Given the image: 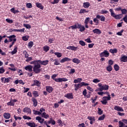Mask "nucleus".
I'll return each instance as SVG.
<instances>
[{
    "label": "nucleus",
    "instance_id": "0e129e2a",
    "mask_svg": "<svg viewBox=\"0 0 127 127\" xmlns=\"http://www.w3.org/2000/svg\"><path fill=\"white\" fill-rule=\"evenodd\" d=\"M23 54L25 55V58H28V54H27V52L26 51H23Z\"/></svg>",
    "mask_w": 127,
    "mask_h": 127
},
{
    "label": "nucleus",
    "instance_id": "c756f323",
    "mask_svg": "<svg viewBox=\"0 0 127 127\" xmlns=\"http://www.w3.org/2000/svg\"><path fill=\"white\" fill-rule=\"evenodd\" d=\"M109 52L110 53H112V54H114V53H118V49H110L109 50Z\"/></svg>",
    "mask_w": 127,
    "mask_h": 127
},
{
    "label": "nucleus",
    "instance_id": "7c9ffc66",
    "mask_svg": "<svg viewBox=\"0 0 127 127\" xmlns=\"http://www.w3.org/2000/svg\"><path fill=\"white\" fill-rule=\"evenodd\" d=\"M12 55L14 54H16L17 53V47H15L13 50L11 52Z\"/></svg>",
    "mask_w": 127,
    "mask_h": 127
},
{
    "label": "nucleus",
    "instance_id": "e433bc0d",
    "mask_svg": "<svg viewBox=\"0 0 127 127\" xmlns=\"http://www.w3.org/2000/svg\"><path fill=\"white\" fill-rule=\"evenodd\" d=\"M114 68L115 71H119L120 70V66H119V65L115 64L114 66Z\"/></svg>",
    "mask_w": 127,
    "mask_h": 127
},
{
    "label": "nucleus",
    "instance_id": "a211bd4d",
    "mask_svg": "<svg viewBox=\"0 0 127 127\" xmlns=\"http://www.w3.org/2000/svg\"><path fill=\"white\" fill-rule=\"evenodd\" d=\"M92 31L93 32V33L98 34V35H100L102 33V31H101V30H100L99 29H95L93 30Z\"/></svg>",
    "mask_w": 127,
    "mask_h": 127
},
{
    "label": "nucleus",
    "instance_id": "338daca9",
    "mask_svg": "<svg viewBox=\"0 0 127 127\" xmlns=\"http://www.w3.org/2000/svg\"><path fill=\"white\" fill-rule=\"evenodd\" d=\"M55 82H59V83L62 82V78H55Z\"/></svg>",
    "mask_w": 127,
    "mask_h": 127
},
{
    "label": "nucleus",
    "instance_id": "6ab92c4d",
    "mask_svg": "<svg viewBox=\"0 0 127 127\" xmlns=\"http://www.w3.org/2000/svg\"><path fill=\"white\" fill-rule=\"evenodd\" d=\"M24 113H28V114H31V109L30 108L26 107L23 110Z\"/></svg>",
    "mask_w": 127,
    "mask_h": 127
},
{
    "label": "nucleus",
    "instance_id": "cd10ccee",
    "mask_svg": "<svg viewBox=\"0 0 127 127\" xmlns=\"http://www.w3.org/2000/svg\"><path fill=\"white\" fill-rule=\"evenodd\" d=\"M109 11L110 12H111V16H112L113 17H116V13H115V12H114V9H109Z\"/></svg>",
    "mask_w": 127,
    "mask_h": 127
},
{
    "label": "nucleus",
    "instance_id": "dca6fc26",
    "mask_svg": "<svg viewBox=\"0 0 127 127\" xmlns=\"http://www.w3.org/2000/svg\"><path fill=\"white\" fill-rule=\"evenodd\" d=\"M25 70L29 72H32V65H28L25 67Z\"/></svg>",
    "mask_w": 127,
    "mask_h": 127
},
{
    "label": "nucleus",
    "instance_id": "4468645a",
    "mask_svg": "<svg viewBox=\"0 0 127 127\" xmlns=\"http://www.w3.org/2000/svg\"><path fill=\"white\" fill-rule=\"evenodd\" d=\"M36 120L38 121V123H40V124H43L45 121L44 119L41 118L40 116L36 117Z\"/></svg>",
    "mask_w": 127,
    "mask_h": 127
},
{
    "label": "nucleus",
    "instance_id": "7ed1b4c3",
    "mask_svg": "<svg viewBox=\"0 0 127 127\" xmlns=\"http://www.w3.org/2000/svg\"><path fill=\"white\" fill-rule=\"evenodd\" d=\"M37 63V64H41V65H44L45 66L46 65H47L48 63H49V61L48 60H46V61H41V60H38V61H35L33 62V63Z\"/></svg>",
    "mask_w": 127,
    "mask_h": 127
},
{
    "label": "nucleus",
    "instance_id": "58836bf2",
    "mask_svg": "<svg viewBox=\"0 0 127 127\" xmlns=\"http://www.w3.org/2000/svg\"><path fill=\"white\" fill-rule=\"evenodd\" d=\"M122 15H123V14H122L116 15L114 18H115V19H121L122 18Z\"/></svg>",
    "mask_w": 127,
    "mask_h": 127
},
{
    "label": "nucleus",
    "instance_id": "2eb2a0df",
    "mask_svg": "<svg viewBox=\"0 0 127 127\" xmlns=\"http://www.w3.org/2000/svg\"><path fill=\"white\" fill-rule=\"evenodd\" d=\"M65 98H67V99H74V97L73 96V93H69L65 94L64 95Z\"/></svg>",
    "mask_w": 127,
    "mask_h": 127
},
{
    "label": "nucleus",
    "instance_id": "09e8293b",
    "mask_svg": "<svg viewBox=\"0 0 127 127\" xmlns=\"http://www.w3.org/2000/svg\"><path fill=\"white\" fill-rule=\"evenodd\" d=\"M90 19H91L90 17L86 18L84 20L85 24H88V23H89V22L90 21Z\"/></svg>",
    "mask_w": 127,
    "mask_h": 127
},
{
    "label": "nucleus",
    "instance_id": "a19ab883",
    "mask_svg": "<svg viewBox=\"0 0 127 127\" xmlns=\"http://www.w3.org/2000/svg\"><path fill=\"white\" fill-rule=\"evenodd\" d=\"M119 127H125V126H126V125L122 121H119Z\"/></svg>",
    "mask_w": 127,
    "mask_h": 127
},
{
    "label": "nucleus",
    "instance_id": "f704fd0d",
    "mask_svg": "<svg viewBox=\"0 0 127 127\" xmlns=\"http://www.w3.org/2000/svg\"><path fill=\"white\" fill-rule=\"evenodd\" d=\"M55 55H56L57 57L58 58H60V57H62V54L59 52L55 53Z\"/></svg>",
    "mask_w": 127,
    "mask_h": 127
},
{
    "label": "nucleus",
    "instance_id": "412c9836",
    "mask_svg": "<svg viewBox=\"0 0 127 127\" xmlns=\"http://www.w3.org/2000/svg\"><path fill=\"white\" fill-rule=\"evenodd\" d=\"M3 117L4 119H6V120H8V119L10 118V114L9 113H4Z\"/></svg>",
    "mask_w": 127,
    "mask_h": 127
},
{
    "label": "nucleus",
    "instance_id": "72a5a7b5",
    "mask_svg": "<svg viewBox=\"0 0 127 127\" xmlns=\"http://www.w3.org/2000/svg\"><path fill=\"white\" fill-rule=\"evenodd\" d=\"M89 12V10H86V9H81L79 13H86Z\"/></svg>",
    "mask_w": 127,
    "mask_h": 127
},
{
    "label": "nucleus",
    "instance_id": "de8ad7c7",
    "mask_svg": "<svg viewBox=\"0 0 127 127\" xmlns=\"http://www.w3.org/2000/svg\"><path fill=\"white\" fill-rule=\"evenodd\" d=\"M100 13L101 14H105L109 13V11L102 9L101 10Z\"/></svg>",
    "mask_w": 127,
    "mask_h": 127
},
{
    "label": "nucleus",
    "instance_id": "0eeeda50",
    "mask_svg": "<svg viewBox=\"0 0 127 127\" xmlns=\"http://www.w3.org/2000/svg\"><path fill=\"white\" fill-rule=\"evenodd\" d=\"M74 86L75 91H78L79 89H80V88H82V87L81 82L78 84H74Z\"/></svg>",
    "mask_w": 127,
    "mask_h": 127
},
{
    "label": "nucleus",
    "instance_id": "6e6552de",
    "mask_svg": "<svg viewBox=\"0 0 127 127\" xmlns=\"http://www.w3.org/2000/svg\"><path fill=\"white\" fill-rule=\"evenodd\" d=\"M46 90L49 94H51V93H52L53 92V87L50 86H46Z\"/></svg>",
    "mask_w": 127,
    "mask_h": 127
},
{
    "label": "nucleus",
    "instance_id": "f257e3e1",
    "mask_svg": "<svg viewBox=\"0 0 127 127\" xmlns=\"http://www.w3.org/2000/svg\"><path fill=\"white\" fill-rule=\"evenodd\" d=\"M32 64H35V65L33 67L34 72H35L36 74H39V73H40V71H41L40 69V68H41V65L37 63H33V62H32Z\"/></svg>",
    "mask_w": 127,
    "mask_h": 127
},
{
    "label": "nucleus",
    "instance_id": "393cba45",
    "mask_svg": "<svg viewBox=\"0 0 127 127\" xmlns=\"http://www.w3.org/2000/svg\"><path fill=\"white\" fill-rule=\"evenodd\" d=\"M42 117L44 119H48L49 118V115L46 114V112H43L42 114Z\"/></svg>",
    "mask_w": 127,
    "mask_h": 127
},
{
    "label": "nucleus",
    "instance_id": "f3484780",
    "mask_svg": "<svg viewBox=\"0 0 127 127\" xmlns=\"http://www.w3.org/2000/svg\"><path fill=\"white\" fill-rule=\"evenodd\" d=\"M77 48H78V47L70 46L69 47H67L66 48V49H68L69 50H72V51H76L77 50Z\"/></svg>",
    "mask_w": 127,
    "mask_h": 127
},
{
    "label": "nucleus",
    "instance_id": "bb28decb",
    "mask_svg": "<svg viewBox=\"0 0 127 127\" xmlns=\"http://www.w3.org/2000/svg\"><path fill=\"white\" fill-rule=\"evenodd\" d=\"M83 7H84V8H88L89 6H90V2H86L83 3Z\"/></svg>",
    "mask_w": 127,
    "mask_h": 127
},
{
    "label": "nucleus",
    "instance_id": "49530a36",
    "mask_svg": "<svg viewBox=\"0 0 127 127\" xmlns=\"http://www.w3.org/2000/svg\"><path fill=\"white\" fill-rule=\"evenodd\" d=\"M103 99L106 100V101H110L111 100V96L108 95V96H104L103 97Z\"/></svg>",
    "mask_w": 127,
    "mask_h": 127
},
{
    "label": "nucleus",
    "instance_id": "052dcab7",
    "mask_svg": "<svg viewBox=\"0 0 127 127\" xmlns=\"http://www.w3.org/2000/svg\"><path fill=\"white\" fill-rule=\"evenodd\" d=\"M93 83H99V82H101V80L98 78H95L93 80Z\"/></svg>",
    "mask_w": 127,
    "mask_h": 127
},
{
    "label": "nucleus",
    "instance_id": "4d7b16f0",
    "mask_svg": "<svg viewBox=\"0 0 127 127\" xmlns=\"http://www.w3.org/2000/svg\"><path fill=\"white\" fill-rule=\"evenodd\" d=\"M98 114L99 115H102L103 114V111L102 110V109L101 108H98Z\"/></svg>",
    "mask_w": 127,
    "mask_h": 127
},
{
    "label": "nucleus",
    "instance_id": "4c0bfd02",
    "mask_svg": "<svg viewBox=\"0 0 127 127\" xmlns=\"http://www.w3.org/2000/svg\"><path fill=\"white\" fill-rule=\"evenodd\" d=\"M106 69L108 72H111L113 70V67L111 65H108L107 66Z\"/></svg>",
    "mask_w": 127,
    "mask_h": 127
},
{
    "label": "nucleus",
    "instance_id": "680f3d73",
    "mask_svg": "<svg viewBox=\"0 0 127 127\" xmlns=\"http://www.w3.org/2000/svg\"><path fill=\"white\" fill-rule=\"evenodd\" d=\"M24 27H26L27 29H29V28H31V26L29 24H24Z\"/></svg>",
    "mask_w": 127,
    "mask_h": 127
},
{
    "label": "nucleus",
    "instance_id": "aec40b11",
    "mask_svg": "<svg viewBox=\"0 0 127 127\" xmlns=\"http://www.w3.org/2000/svg\"><path fill=\"white\" fill-rule=\"evenodd\" d=\"M7 37L9 38V42H11L13 40V39L16 37V36L15 35H12Z\"/></svg>",
    "mask_w": 127,
    "mask_h": 127
},
{
    "label": "nucleus",
    "instance_id": "774afa93",
    "mask_svg": "<svg viewBox=\"0 0 127 127\" xmlns=\"http://www.w3.org/2000/svg\"><path fill=\"white\" fill-rule=\"evenodd\" d=\"M81 85L83 87V86H89V84L88 83H86L85 82H81Z\"/></svg>",
    "mask_w": 127,
    "mask_h": 127
},
{
    "label": "nucleus",
    "instance_id": "5701e85b",
    "mask_svg": "<svg viewBox=\"0 0 127 127\" xmlns=\"http://www.w3.org/2000/svg\"><path fill=\"white\" fill-rule=\"evenodd\" d=\"M122 62H127V56H123L121 57L120 59Z\"/></svg>",
    "mask_w": 127,
    "mask_h": 127
},
{
    "label": "nucleus",
    "instance_id": "37998d69",
    "mask_svg": "<svg viewBox=\"0 0 127 127\" xmlns=\"http://www.w3.org/2000/svg\"><path fill=\"white\" fill-rule=\"evenodd\" d=\"M97 99H98V96H95V98L93 99V97L91 98V101H92V104H95L96 101H97Z\"/></svg>",
    "mask_w": 127,
    "mask_h": 127
},
{
    "label": "nucleus",
    "instance_id": "473e14b6",
    "mask_svg": "<svg viewBox=\"0 0 127 127\" xmlns=\"http://www.w3.org/2000/svg\"><path fill=\"white\" fill-rule=\"evenodd\" d=\"M72 62H73V63H76V64H79V63H80V61L78 59L74 58L72 59Z\"/></svg>",
    "mask_w": 127,
    "mask_h": 127
},
{
    "label": "nucleus",
    "instance_id": "3c124183",
    "mask_svg": "<svg viewBox=\"0 0 127 127\" xmlns=\"http://www.w3.org/2000/svg\"><path fill=\"white\" fill-rule=\"evenodd\" d=\"M79 43L80 45H81V46H85V45H86V43L82 40L79 41Z\"/></svg>",
    "mask_w": 127,
    "mask_h": 127
},
{
    "label": "nucleus",
    "instance_id": "69168bd1",
    "mask_svg": "<svg viewBox=\"0 0 127 127\" xmlns=\"http://www.w3.org/2000/svg\"><path fill=\"white\" fill-rule=\"evenodd\" d=\"M108 64L109 66H112V65L114 64V61H113V60H109L108 62Z\"/></svg>",
    "mask_w": 127,
    "mask_h": 127
},
{
    "label": "nucleus",
    "instance_id": "a878e982",
    "mask_svg": "<svg viewBox=\"0 0 127 127\" xmlns=\"http://www.w3.org/2000/svg\"><path fill=\"white\" fill-rule=\"evenodd\" d=\"M11 12H12V13H18L19 12V11L18 10H15V8L14 7H13L10 9Z\"/></svg>",
    "mask_w": 127,
    "mask_h": 127
},
{
    "label": "nucleus",
    "instance_id": "20e7f679",
    "mask_svg": "<svg viewBox=\"0 0 127 127\" xmlns=\"http://www.w3.org/2000/svg\"><path fill=\"white\" fill-rule=\"evenodd\" d=\"M100 57H109L110 53L107 50H104L103 52L99 54Z\"/></svg>",
    "mask_w": 127,
    "mask_h": 127
},
{
    "label": "nucleus",
    "instance_id": "9b49d317",
    "mask_svg": "<svg viewBox=\"0 0 127 127\" xmlns=\"http://www.w3.org/2000/svg\"><path fill=\"white\" fill-rule=\"evenodd\" d=\"M71 60H72V59L68 58V57H65V58H64L63 59H62L60 61L61 63H64L65 62H69V61H71Z\"/></svg>",
    "mask_w": 127,
    "mask_h": 127
},
{
    "label": "nucleus",
    "instance_id": "c85d7f7f",
    "mask_svg": "<svg viewBox=\"0 0 127 127\" xmlns=\"http://www.w3.org/2000/svg\"><path fill=\"white\" fill-rule=\"evenodd\" d=\"M50 48L49 47V46L47 45L45 46L43 48L44 51H45V52H48V51H49Z\"/></svg>",
    "mask_w": 127,
    "mask_h": 127
},
{
    "label": "nucleus",
    "instance_id": "39448f33",
    "mask_svg": "<svg viewBox=\"0 0 127 127\" xmlns=\"http://www.w3.org/2000/svg\"><path fill=\"white\" fill-rule=\"evenodd\" d=\"M77 28L79 29V31L81 32H83V31H85V27L84 25H82L81 24L77 23Z\"/></svg>",
    "mask_w": 127,
    "mask_h": 127
},
{
    "label": "nucleus",
    "instance_id": "423d86ee",
    "mask_svg": "<svg viewBox=\"0 0 127 127\" xmlns=\"http://www.w3.org/2000/svg\"><path fill=\"white\" fill-rule=\"evenodd\" d=\"M87 120L90 121V125H93L94 123H95L96 120L95 119V117L88 116L87 117Z\"/></svg>",
    "mask_w": 127,
    "mask_h": 127
},
{
    "label": "nucleus",
    "instance_id": "f03ea898",
    "mask_svg": "<svg viewBox=\"0 0 127 127\" xmlns=\"http://www.w3.org/2000/svg\"><path fill=\"white\" fill-rule=\"evenodd\" d=\"M98 86L99 87V90L100 91V92H102V91H108L109 90V88H110V86L107 84L103 85V84L99 83L98 84Z\"/></svg>",
    "mask_w": 127,
    "mask_h": 127
},
{
    "label": "nucleus",
    "instance_id": "ddd939ff",
    "mask_svg": "<svg viewBox=\"0 0 127 127\" xmlns=\"http://www.w3.org/2000/svg\"><path fill=\"white\" fill-rule=\"evenodd\" d=\"M36 6L38 7V8H40V9H41L42 10L44 9V6H43L41 3H36Z\"/></svg>",
    "mask_w": 127,
    "mask_h": 127
},
{
    "label": "nucleus",
    "instance_id": "f8f14e48",
    "mask_svg": "<svg viewBox=\"0 0 127 127\" xmlns=\"http://www.w3.org/2000/svg\"><path fill=\"white\" fill-rule=\"evenodd\" d=\"M34 83L32 84V86H37V87H40V85H41V82H39V81L35 79L33 81Z\"/></svg>",
    "mask_w": 127,
    "mask_h": 127
},
{
    "label": "nucleus",
    "instance_id": "5fc2aeb1",
    "mask_svg": "<svg viewBox=\"0 0 127 127\" xmlns=\"http://www.w3.org/2000/svg\"><path fill=\"white\" fill-rule=\"evenodd\" d=\"M5 21H6V22H7L8 23L11 24L13 22V20L10 19H6Z\"/></svg>",
    "mask_w": 127,
    "mask_h": 127
},
{
    "label": "nucleus",
    "instance_id": "13d9d810",
    "mask_svg": "<svg viewBox=\"0 0 127 127\" xmlns=\"http://www.w3.org/2000/svg\"><path fill=\"white\" fill-rule=\"evenodd\" d=\"M22 40L24 41H27L28 40V36H24L22 37Z\"/></svg>",
    "mask_w": 127,
    "mask_h": 127
},
{
    "label": "nucleus",
    "instance_id": "c03bdc74",
    "mask_svg": "<svg viewBox=\"0 0 127 127\" xmlns=\"http://www.w3.org/2000/svg\"><path fill=\"white\" fill-rule=\"evenodd\" d=\"M14 105H15L14 103H13L12 100L7 103V106H12V107H14Z\"/></svg>",
    "mask_w": 127,
    "mask_h": 127
},
{
    "label": "nucleus",
    "instance_id": "6e6d98bb",
    "mask_svg": "<svg viewBox=\"0 0 127 127\" xmlns=\"http://www.w3.org/2000/svg\"><path fill=\"white\" fill-rule=\"evenodd\" d=\"M123 32H124V29L121 30V31L117 33V35H119V36H122L123 35Z\"/></svg>",
    "mask_w": 127,
    "mask_h": 127
},
{
    "label": "nucleus",
    "instance_id": "bf43d9fd",
    "mask_svg": "<svg viewBox=\"0 0 127 127\" xmlns=\"http://www.w3.org/2000/svg\"><path fill=\"white\" fill-rule=\"evenodd\" d=\"M94 22L96 23L95 25H98L99 24V20H98V18H95L93 19Z\"/></svg>",
    "mask_w": 127,
    "mask_h": 127
},
{
    "label": "nucleus",
    "instance_id": "864d4df0",
    "mask_svg": "<svg viewBox=\"0 0 127 127\" xmlns=\"http://www.w3.org/2000/svg\"><path fill=\"white\" fill-rule=\"evenodd\" d=\"M69 28H71V29H77L78 28V25H74L71 26H70Z\"/></svg>",
    "mask_w": 127,
    "mask_h": 127
},
{
    "label": "nucleus",
    "instance_id": "9d476101",
    "mask_svg": "<svg viewBox=\"0 0 127 127\" xmlns=\"http://www.w3.org/2000/svg\"><path fill=\"white\" fill-rule=\"evenodd\" d=\"M114 109L115 111H117V112H124V109L120 106H115Z\"/></svg>",
    "mask_w": 127,
    "mask_h": 127
},
{
    "label": "nucleus",
    "instance_id": "603ef678",
    "mask_svg": "<svg viewBox=\"0 0 127 127\" xmlns=\"http://www.w3.org/2000/svg\"><path fill=\"white\" fill-rule=\"evenodd\" d=\"M103 100L101 101V103H102V105H107L108 104V101L107 100L105 99H103Z\"/></svg>",
    "mask_w": 127,
    "mask_h": 127
},
{
    "label": "nucleus",
    "instance_id": "a18cd8bd",
    "mask_svg": "<svg viewBox=\"0 0 127 127\" xmlns=\"http://www.w3.org/2000/svg\"><path fill=\"white\" fill-rule=\"evenodd\" d=\"M33 112L34 115H41V112H40L39 111L33 110Z\"/></svg>",
    "mask_w": 127,
    "mask_h": 127
},
{
    "label": "nucleus",
    "instance_id": "e2e57ef3",
    "mask_svg": "<svg viewBox=\"0 0 127 127\" xmlns=\"http://www.w3.org/2000/svg\"><path fill=\"white\" fill-rule=\"evenodd\" d=\"M122 14H127V9H122L121 10Z\"/></svg>",
    "mask_w": 127,
    "mask_h": 127
},
{
    "label": "nucleus",
    "instance_id": "79ce46f5",
    "mask_svg": "<svg viewBox=\"0 0 127 127\" xmlns=\"http://www.w3.org/2000/svg\"><path fill=\"white\" fill-rule=\"evenodd\" d=\"M54 65H60V63H59L57 59H55V62L54 63Z\"/></svg>",
    "mask_w": 127,
    "mask_h": 127
},
{
    "label": "nucleus",
    "instance_id": "1a4fd4ad",
    "mask_svg": "<svg viewBox=\"0 0 127 127\" xmlns=\"http://www.w3.org/2000/svg\"><path fill=\"white\" fill-rule=\"evenodd\" d=\"M96 18H97V19H100L101 21L104 22L106 20V17L104 15H96Z\"/></svg>",
    "mask_w": 127,
    "mask_h": 127
},
{
    "label": "nucleus",
    "instance_id": "2f4dec72",
    "mask_svg": "<svg viewBox=\"0 0 127 127\" xmlns=\"http://www.w3.org/2000/svg\"><path fill=\"white\" fill-rule=\"evenodd\" d=\"M32 101H33L34 107H37V99H36L35 98H33Z\"/></svg>",
    "mask_w": 127,
    "mask_h": 127
},
{
    "label": "nucleus",
    "instance_id": "4be33fe9",
    "mask_svg": "<svg viewBox=\"0 0 127 127\" xmlns=\"http://www.w3.org/2000/svg\"><path fill=\"white\" fill-rule=\"evenodd\" d=\"M11 80H12V78L10 77H7V78H5L3 83L4 84H5L6 83H9V82H10V81H11Z\"/></svg>",
    "mask_w": 127,
    "mask_h": 127
},
{
    "label": "nucleus",
    "instance_id": "b1692460",
    "mask_svg": "<svg viewBox=\"0 0 127 127\" xmlns=\"http://www.w3.org/2000/svg\"><path fill=\"white\" fill-rule=\"evenodd\" d=\"M82 82V78H78L77 79H75L73 81V83L75 84H78V83H81Z\"/></svg>",
    "mask_w": 127,
    "mask_h": 127
},
{
    "label": "nucleus",
    "instance_id": "c9c22d12",
    "mask_svg": "<svg viewBox=\"0 0 127 127\" xmlns=\"http://www.w3.org/2000/svg\"><path fill=\"white\" fill-rule=\"evenodd\" d=\"M33 95L35 98H37V97H39V94L37 91H33Z\"/></svg>",
    "mask_w": 127,
    "mask_h": 127
},
{
    "label": "nucleus",
    "instance_id": "8fccbe9b",
    "mask_svg": "<svg viewBox=\"0 0 127 127\" xmlns=\"http://www.w3.org/2000/svg\"><path fill=\"white\" fill-rule=\"evenodd\" d=\"M58 124H59L60 127H63V122H62V120L59 119L58 120Z\"/></svg>",
    "mask_w": 127,
    "mask_h": 127
},
{
    "label": "nucleus",
    "instance_id": "ea45409f",
    "mask_svg": "<svg viewBox=\"0 0 127 127\" xmlns=\"http://www.w3.org/2000/svg\"><path fill=\"white\" fill-rule=\"evenodd\" d=\"M106 118V115H103L98 118V121H104L105 120V118Z\"/></svg>",
    "mask_w": 127,
    "mask_h": 127
}]
</instances>
